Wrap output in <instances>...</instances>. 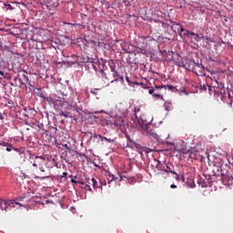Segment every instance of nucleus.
Masks as SVG:
<instances>
[{
	"mask_svg": "<svg viewBox=\"0 0 233 233\" xmlns=\"http://www.w3.org/2000/svg\"><path fill=\"white\" fill-rule=\"evenodd\" d=\"M121 123H122L121 119H119L118 121L114 120L113 125H115V127H121Z\"/></svg>",
	"mask_w": 233,
	"mask_h": 233,
	"instance_id": "nucleus-24",
	"label": "nucleus"
},
{
	"mask_svg": "<svg viewBox=\"0 0 233 233\" xmlns=\"http://www.w3.org/2000/svg\"><path fill=\"white\" fill-rule=\"evenodd\" d=\"M190 35H195L196 37H199V35L194 33V32H189Z\"/></svg>",
	"mask_w": 233,
	"mask_h": 233,
	"instance_id": "nucleus-33",
	"label": "nucleus"
},
{
	"mask_svg": "<svg viewBox=\"0 0 233 233\" xmlns=\"http://www.w3.org/2000/svg\"><path fill=\"white\" fill-rule=\"evenodd\" d=\"M25 198H26L25 196L18 197L15 198V200H11L10 203H11V205H14V203H15V205H19L20 207H25V205L21 204L20 202Z\"/></svg>",
	"mask_w": 233,
	"mask_h": 233,
	"instance_id": "nucleus-9",
	"label": "nucleus"
},
{
	"mask_svg": "<svg viewBox=\"0 0 233 233\" xmlns=\"http://www.w3.org/2000/svg\"><path fill=\"white\" fill-rule=\"evenodd\" d=\"M170 188H177V186L172 184V185H170Z\"/></svg>",
	"mask_w": 233,
	"mask_h": 233,
	"instance_id": "nucleus-36",
	"label": "nucleus"
},
{
	"mask_svg": "<svg viewBox=\"0 0 233 233\" xmlns=\"http://www.w3.org/2000/svg\"><path fill=\"white\" fill-rule=\"evenodd\" d=\"M82 188H85V190L88 191V192H92V187L90 185L84 183V187H82Z\"/></svg>",
	"mask_w": 233,
	"mask_h": 233,
	"instance_id": "nucleus-17",
	"label": "nucleus"
},
{
	"mask_svg": "<svg viewBox=\"0 0 233 233\" xmlns=\"http://www.w3.org/2000/svg\"><path fill=\"white\" fill-rule=\"evenodd\" d=\"M53 105H57V103H60L59 100H52Z\"/></svg>",
	"mask_w": 233,
	"mask_h": 233,
	"instance_id": "nucleus-34",
	"label": "nucleus"
},
{
	"mask_svg": "<svg viewBox=\"0 0 233 233\" xmlns=\"http://www.w3.org/2000/svg\"><path fill=\"white\" fill-rule=\"evenodd\" d=\"M106 68V65L105 64V60H99L97 72L98 74H101L102 77H105L106 76V73H105Z\"/></svg>",
	"mask_w": 233,
	"mask_h": 233,
	"instance_id": "nucleus-3",
	"label": "nucleus"
},
{
	"mask_svg": "<svg viewBox=\"0 0 233 233\" xmlns=\"http://www.w3.org/2000/svg\"><path fill=\"white\" fill-rule=\"evenodd\" d=\"M14 150L19 154H25V147L14 148Z\"/></svg>",
	"mask_w": 233,
	"mask_h": 233,
	"instance_id": "nucleus-21",
	"label": "nucleus"
},
{
	"mask_svg": "<svg viewBox=\"0 0 233 233\" xmlns=\"http://www.w3.org/2000/svg\"><path fill=\"white\" fill-rule=\"evenodd\" d=\"M135 85H137V86H141V88H148V86H147L145 84L143 83H137L136 82Z\"/></svg>",
	"mask_w": 233,
	"mask_h": 233,
	"instance_id": "nucleus-25",
	"label": "nucleus"
},
{
	"mask_svg": "<svg viewBox=\"0 0 233 233\" xmlns=\"http://www.w3.org/2000/svg\"><path fill=\"white\" fill-rule=\"evenodd\" d=\"M0 76H5V73L3 71H0Z\"/></svg>",
	"mask_w": 233,
	"mask_h": 233,
	"instance_id": "nucleus-38",
	"label": "nucleus"
},
{
	"mask_svg": "<svg viewBox=\"0 0 233 233\" xmlns=\"http://www.w3.org/2000/svg\"><path fill=\"white\" fill-rule=\"evenodd\" d=\"M24 79L26 81V83H28L30 80H28V76L24 75Z\"/></svg>",
	"mask_w": 233,
	"mask_h": 233,
	"instance_id": "nucleus-35",
	"label": "nucleus"
},
{
	"mask_svg": "<svg viewBox=\"0 0 233 233\" xmlns=\"http://www.w3.org/2000/svg\"><path fill=\"white\" fill-rule=\"evenodd\" d=\"M140 110H141V108H140L139 106H136V107L134 108V112H135V121H136L137 127V125H138L139 127H141V121L138 120V118H137V112H140Z\"/></svg>",
	"mask_w": 233,
	"mask_h": 233,
	"instance_id": "nucleus-10",
	"label": "nucleus"
},
{
	"mask_svg": "<svg viewBox=\"0 0 233 233\" xmlns=\"http://www.w3.org/2000/svg\"><path fill=\"white\" fill-rule=\"evenodd\" d=\"M230 1H233V0H230Z\"/></svg>",
	"mask_w": 233,
	"mask_h": 233,
	"instance_id": "nucleus-44",
	"label": "nucleus"
},
{
	"mask_svg": "<svg viewBox=\"0 0 233 233\" xmlns=\"http://www.w3.org/2000/svg\"><path fill=\"white\" fill-rule=\"evenodd\" d=\"M172 168H174V167L170 165L166 166V167H164L162 170L166 172V174H176V171H174Z\"/></svg>",
	"mask_w": 233,
	"mask_h": 233,
	"instance_id": "nucleus-11",
	"label": "nucleus"
},
{
	"mask_svg": "<svg viewBox=\"0 0 233 233\" xmlns=\"http://www.w3.org/2000/svg\"><path fill=\"white\" fill-rule=\"evenodd\" d=\"M59 115L62 116L63 117H72V116H70L68 112H65V111H60Z\"/></svg>",
	"mask_w": 233,
	"mask_h": 233,
	"instance_id": "nucleus-19",
	"label": "nucleus"
},
{
	"mask_svg": "<svg viewBox=\"0 0 233 233\" xmlns=\"http://www.w3.org/2000/svg\"><path fill=\"white\" fill-rule=\"evenodd\" d=\"M180 32H184V35H186L187 37H188V35H190V31L181 27L180 28Z\"/></svg>",
	"mask_w": 233,
	"mask_h": 233,
	"instance_id": "nucleus-18",
	"label": "nucleus"
},
{
	"mask_svg": "<svg viewBox=\"0 0 233 233\" xmlns=\"http://www.w3.org/2000/svg\"><path fill=\"white\" fill-rule=\"evenodd\" d=\"M113 72H115V74H116V71L113 70Z\"/></svg>",
	"mask_w": 233,
	"mask_h": 233,
	"instance_id": "nucleus-43",
	"label": "nucleus"
},
{
	"mask_svg": "<svg viewBox=\"0 0 233 233\" xmlns=\"http://www.w3.org/2000/svg\"><path fill=\"white\" fill-rule=\"evenodd\" d=\"M93 137H95L96 139H97V137H99V139L103 142V141H107V143H114V140L112 139H108L106 137H103L101 135H94Z\"/></svg>",
	"mask_w": 233,
	"mask_h": 233,
	"instance_id": "nucleus-12",
	"label": "nucleus"
},
{
	"mask_svg": "<svg viewBox=\"0 0 233 233\" xmlns=\"http://www.w3.org/2000/svg\"><path fill=\"white\" fill-rule=\"evenodd\" d=\"M10 202H7L6 200L0 201V208L1 210H5V212H8V208L10 207Z\"/></svg>",
	"mask_w": 233,
	"mask_h": 233,
	"instance_id": "nucleus-8",
	"label": "nucleus"
},
{
	"mask_svg": "<svg viewBox=\"0 0 233 233\" xmlns=\"http://www.w3.org/2000/svg\"><path fill=\"white\" fill-rule=\"evenodd\" d=\"M44 165H46V168H54V167L58 168L57 162L55 160V158H52V157H47Z\"/></svg>",
	"mask_w": 233,
	"mask_h": 233,
	"instance_id": "nucleus-4",
	"label": "nucleus"
},
{
	"mask_svg": "<svg viewBox=\"0 0 233 233\" xmlns=\"http://www.w3.org/2000/svg\"><path fill=\"white\" fill-rule=\"evenodd\" d=\"M183 145H185L184 142H178V143H176L174 145V149L177 151V152H180L181 154H186L187 153V148H185L183 147Z\"/></svg>",
	"mask_w": 233,
	"mask_h": 233,
	"instance_id": "nucleus-6",
	"label": "nucleus"
},
{
	"mask_svg": "<svg viewBox=\"0 0 233 233\" xmlns=\"http://www.w3.org/2000/svg\"><path fill=\"white\" fill-rule=\"evenodd\" d=\"M92 66L94 68V70L97 73V68H99V59L96 58V59H93L92 61Z\"/></svg>",
	"mask_w": 233,
	"mask_h": 233,
	"instance_id": "nucleus-15",
	"label": "nucleus"
},
{
	"mask_svg": "<svg viewBox=\"0 0 233 233\" xmlns=\"http://www.w3.org/2000/svg\"><path fill=\"white\" fill-rule=\"evenodd\" d=\"M165 110H167V112H170V110H172V106L169 104V105H165Z\"/></svg>",
	"mask_w": 233,
	"mask_h": 233,
	"instance_id": "nucleus-26",
	"label": "nucleus"
},
{
	"mask_svg": "<svg viewBox=\"0 0 233 233\" xmlns=\"http://www.w3.org/2000/svg\"><path fill=\"white\" fill-rule=\"evenodd\" d=\"M127 139H128L129 143H131V147H132L133 148H137V149L141 148V145L136 143L134 140H132V138H130V137H128Z\"/></svg>",
	"mask_w": 233,
	"mask_h": 233,
	"instance_id": "nucleus-13",
	"label": "nucleus"
},
{
	"mask_svg": "<svg viewBox=\"0 0 233 233\" xmlns=\"http://www.w3.org/2000/svg\"><path fill=\"white\" fill-rule=\"evenodd\" d=\"M66 25H73V24H71V23H66Z\"/></svg>",
	"mask_w": 233,
	"mask_h": 233,
	"instance_id": "nucleus-41",
	"label": "nucleus"
},
{
	"mask_svg": "<svg viewBox=\"0 0 233 233\" xmlns=\"http://www.w3.org/2000/svg\"><path fill=\"white\" fill-rule=\"evenodd\" d=\"M174 176H176V177H175V179L177 180V181H181V177H179V175L178 174H174Z\"/></svg>",
	"mask_w": 233,
	"mask_h": 233,
	"instance_id": "nucleus-28",
	"label": "nucleus"
},
{
	"mask_svg": "<svg viewBox=\"0 0 233 233\" xmlns=\"http://www.w3.org/2000/svg\"><path fill=\"white\" fill-rule=\"evenodd\" d=\"M88 183L92 184L93 188H99V184L96 178H88Z\"/></svg>",
	"mask_w": 233,
	"mask_h": 233,
	"instance_id": "nucleus-14",
	"label": "nucleus"
},
{
	"mask_svg": "<svg viewBox=\"0 0 233 233\" xmlns=\"http://www.w3.org/2000/svg\"><path fill=\"white\" fill-rule=\"evenodd\" d=\"M156 88H168L169 90H174V86H156Z\"/></svg>",
	"mask_w": 233,
	"mask_h": 233,
	"instance_id": "nucleus-20",
	"label": "nucleus"
},
{
	"mask_svg": "<svg viewBox=\"0 0 233 233\" xmlns=\"http://www.w3.org/2000/svg\"><path fill=\"white\" fill-rule=\"evenodd\" d=\"M159 163H160V162H159V161H157V165H159Z\"/></svg>",
	"mask_w": 233,
	"mask_h": 233,
	"instance_id": "nucleus-42",
	"label": "nucleus"
},
{
	"mask_svg": "<svg viewBox=\"0 0 233 233\" xmlns=\"http://www.w3.org/2000/svg\"><path fill=\"white\" fill-rule=\"evenodd\" d=\"M186 155L189 156L191 159H199V151L196 148L187 149Z\"/></svg>",
	"mask_w": 233,
	"mask_h": 233,
	"instance_id": "nucleus-2",
	"label": "nucleus"
},
{
	"mask_svg": "<svg viewBox=\"0 0 233 233\" xmlns=\"http://www.w3.org/2000/svg\"><path fill=\"white\" fill-rule=\"evenodd\" d=\"M8 147H6V151L7 152H12V145L9 144Z\"/></svg>",
	"mask_w": 233,
	"mask_h": 233,
	"instance_id": "nucleus-29",
	"label": "nucleus"
},
{
	"mask_svg": "<svg viewBox=\"0 0 233 233\" xmlns=\"http://www.w3.org/2000/svg\"><path fill=\"white\" fill-rule=\"evenodd\" d=\"M154 92H156V90L152 87L148 90V94L150 95L154 94Z\"/></svg>",
	"mask_w": 233,
	"mask_h": 233,
	"instance_id": "nucleus-30",
	"label": "nucleus"
},
{
	"mask_svg": "<svg viewBox=\"0 0 233 233\" xmlns=\"http://www.w3.org/2000/svg\"><path fill=\"white\" fill-rule=\"evenodd\" d=\"M8 143L5 142V141H1L0 143V147H8Z\"/></svg>",
	"mask_w": 233,
	"mask_h": 233,
	"instance_id": "nucleus-27",
	"label": "nucleus"
},
{
	"mask_svg": "<svg viewBox=\"0 0 233 233\" xmlns=\"http://www.w3.org/2000/svg\"><path fill=\"white\" fill-rule=\"evenodd\" d=\"M197 76H205V66L197 64L193 68Z\"/></svg>",
	"mask_w": 233,
	"mask_h": 233,
	"instance_id": "nucleus-5",
	"label": "nucleus"
},
{
	"mask_svg": "<svg viewBox=\"0 0 233 233\" xmlns=\"http://www.w3.org/2000/svg\"><path fill=\"white\" fill-rule=\"evenodd\" d=\"M230 177H231V179H229V181H233V173Z\"/></svg>",
	"mask_w": 233,
	"mask_h": 233,
	"instance_id": "nucleus-40",
	"label": "nucleus"
},
{
	"mask_svg": "<svg viewBox=\"0 0 233 233\" xmlns=\"http://www.w3.org/2000/svg\"><path fill=\"white\" fill-rule=\"evenodd\" d=\"M153 97H156L157 99H162L163 100V96L159 93H155L153 94Z\"/></svg>",
	"mask_w": 233,
	"mask_h": 233,
	"instance_id": "nucleus-23",
	"label": "nucleus"
},
{
	"mask_svg": "<svg viewBox=\"0 0 233 233\" xmlns=\"http://www.w3.org/2000/svg\"><path fill=\"white\" fill-rule=\"evenodd\" d=\"M180 179L183 181V183H184V181H185V177H180Z\"/></svg>",
	"mask_w": 233,
	"mask_h": 233,
	"instance_id": "nucleus-39",
	"label": "nucleus"
},
{
	"mask_svg": "<svg viewBox=\"0 0 233 233\" xmlns=\"http://www.w3.org/2000/svg\"><path fill=\"white\" fill-rule=\"evenodd\" d=\"M217 15H218V17H220L221 19H223V15H221V11H218Z\"/></svg>",
	"mask_w": 233,
	"mask_h": 233,
	"instance_id": "nucleus-32",
	"label": "nucleus"
},
{
	"mask_svg": "<svg viewBox=\"0 0 233 233\" xmlns=\"http://www.w3.org/2000/svg\"><path fill=\"white\" fill-rule=\"evenodd\" d=\"M71 183H73V184H75V185H77V184H79V185H85V182L77 181V180H76V179H74V178L71 179Z\"/></svg>",
	"mask_w": 233,
	"mask_h": 233,
	"instance_id": "nucleus-22",
	"label": "nucleus"
},
{
	"mask_svg": "<svg viewBox=\"0 0 233 233\" xmlns=\"http://www.w3.org/2000/svg\"><path fill=\"white\" fill-rule=\"evenodd\" d=\"M66 176H68V173L64 172V173L60 176V178L63 179V177H66Z\"/></svg>",
	"mask_w": 233,
	"mask_h": 233,
	"instance_id": "nucleus-31",
	"label": "nucleus"
},
{
	"mask_svg": "<svg viewBox=\"0 0 233 233\" xmlns=\"http://www.w3.org/2000/svg\"><path fill=\"white\" fill-rule=\"evenodd\" d=\"M30 163L35 168H39L41 172H45L43 167L45 163H46V158L45 157L31 156Z\"/></svg>",
	"mask_w": 233,
	"mask_h": 233,
	"instance_id": "nucleus-1",
	"label": "nucleus"
},
{
	"mask_svg": "<svg viewBox=\"0 0 233 233\" xmlns=\"http://www.w3.org/2000/svg\"><path fill=\"white\" fill-rule=\"evenodd\" d=\"M106 176L109 182L114 181V179H116V177H114V175L112 173H110V171H106Z\"/></svg>",
	"mask_w": 233,
	"mask_h": 233,
	"instance_id": "nucleus-16",
	"label": "nucleus"
},
{
	"mask_svg": "<svg viewBox=\"0 0 233 233\" xmlns=\"http://www.w3.org/2000/svg\"><path fill=\"white\" fill-rule=\"evenodd\" d=\"M146 131L147 133V136H149L151 137V139H155L156 141H159V136L157 135L154 132V129L150 128L149 127H147Z\"/></svg>",
	"mask_w": 233,
	"mask_h": 233,
	"instance_id": "nucleus-7",
	"label": "nucleus"
},
{
	"mask_svg": "<svg viewBox=\"0 0 233 233\" xmlns=\"http://www.w3.org/2000/svg\"><path fill=\"white\" fill-rule=\"evenodd\" d=\"M86 185H89V187H92V183H89V182H88V179H87V181L86 182Z\"/></svg>",
	"mask_w": 233,
	"mask_h": 233,
	"instance_id": "nucleus-37",
	"label": "nucleus"
}]
</instances>
